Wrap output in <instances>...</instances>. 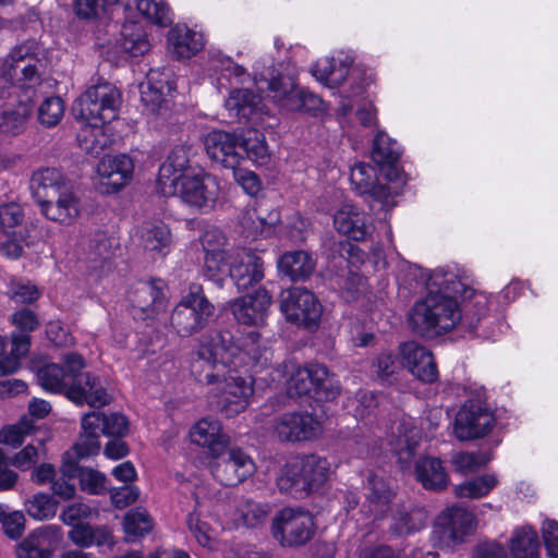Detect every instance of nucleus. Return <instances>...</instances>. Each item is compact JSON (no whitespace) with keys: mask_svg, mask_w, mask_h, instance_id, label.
Returning a JSON list of instances; mask_svg holds the SVG:
<instances>
[{"mask_svg":"<svg viewBox=\"0 0 558 558\" xmlns=\"http://www.w3.org/2000/svg\"><path fill=\"white\" fill-rule=\"evenodd\" d=\"M396 440H391L393 451L402 469H408L415 456L416 447L421 439L420 430L409 422H402L398 426Z\"/></svg>","mask_w":558,"mask_h":558,"instance_id":"79ce46f5","label":"nucleus"},{"mask_svg":"<svg viewBox=\"0 0 558 558\" xmlns=\"http://www.w3.org/2000/svg\"><path fill=\"white\" fill-rule=\"evenodd\" d=\"M287 105L288 108L286 111L290 112L303 111L315 114L323 109V100L317 95L301 88L298 89L296 94L293 96V99L290 100Z\"/></svg>","mask_w":558,"mask_h":558,"instance_id":"e2e57ef3","label":"nucleus"},{"mask_svg":"<svg viewBox=\"0 0 558 558\" xmlns=\"http://www.w3.org/2000/svg\"><path fill=\"white\" fill-rule=\"evenodd\" d=\"M61 541L60 529L47 525L29 533L16 547L17 558H51Z\"/></svg>","mask_w":558,"mask_h":558,"instance_id":"412c9836","label":"nucleus"},{"mask_svg":"<svg viewBox=\"0 0 558 558\" xmlns=\"http://www.w3.org/2000/svg\"><path fill=\"white\" fill-rule=\"evenodd\" d=\"M473 524L474 517L466 509L458 506L447 508L436 519L433 539L439 546H456L472 532Z\"/></svg>","mask_w":558,"mask_h":558,"instance_id":"dca6fc26","label":"nucleus"},{"mask_svg":"<svg viewBox=\"0 0 558 558\" xmlns=\"http://www.w3.org/2000/svg\"><path fill=\"white\" fill-rule=\"evenodd\" d=\"M367 489L369 490L366 499L367 512L375 520L383 518L389 509V504L393 498V490L389 484L375 474L367 477Z\"/></svg>","mask_w":558,"mask_h":558,"instance_id":"ea45409f","label":"nucleus"},{"mask_svg":"<svg viewBox=\"0 0 558 558\" xmlns=\"http://www.w3.org/2000/svg\"><path fill=\"white\" fill-rule=\"evenodd\" d=\"M64 114V102L60 97L45 99L38 108V120L47 126H56Z\"/></svg>","mask_w":558,"mask_h":558,"instance_id":"bf43d9fd","label":"nucleus"},{"mask_svg":"<svg viewBox=\"0 0 558 558\" xmlns=\"http://www.w3.org/2000/svg\"><path fill=\"white\" fill-rule=\"evenodd\" d=\"M427 287L430 290L429 293L415 303L409 318L417 333L434 338L449 332L461 322L468 324L471 329L476 327L473 319L468 323V316L462 315L457 300L447 294L466 292L453 272L444 269L435 270L428 279Z\"/></svg>","mask_w":558,"mask_h":558,"instance_id":"7ed1b4c3","label":"nucleus"},{"mask_svg":"<svg viewBox=\"0 0 558 558\" xmlns=\"http://www.w3.org/2000/svg\"><path fill=\"white\" fill-rule=\"evenodd\" d=\"M214 66L220 71L222 77L231 83H243L248 75L242 65L236 64L227 57L214 60Z\"/></svg>","mask_w":558,"mask_h":558,"instance_id":"774afa93","label":"nucleus"},{"mask_svg":"<svg viewBox=\"0 0 558 558\" xmlns=\"http://www.w3.org/2000/svg\"><path fill=\"white\" fill-rule=\"evenodd\" d=\"M290 397L314 395L317 399L332 400L340 393V384L322 364L296 367L287 381Z\"/></svg>","mask_w":558,"mask_h":558,"instance_id":"9b49d317","label":"nucleus"},{"mask_svg":"<svg viewBox=\"0 0 558 558\" xmlns=\"http://www.w3.org/2000/svg\"><path fill=\"white\" fill-rule=\"evenodd\" d=\"M401 355L409 372L423 383H433L438 377L437 365L430 351L416 342L401 345Z\"/></svg>","mask_w":558,"mask_h":558,"instance_id":"bb28decb","label":"nucleus"},{"mask_svg":"<svg viewBox=\"0 0 558 558\" xmlns=\"http://www.w3.org/2000/svg\"><path fill=\"white\" fill-rule=\"evenodd\" d=\"M229 116L239 121H248L264 112L263 99L247 88H234L225 101Z\"/></svg>","mask_w":558,"mask_h":558,"instance_id":"c85d7f7f","label":"nucleus"},{"mask_svg":"<svg viewBox=\"0 0 558 558\" xmlns=\"http://www.w3.org/2000/svg\"><path fill=\"white\" fill-rule=\"evenodd\" d=\"M415 478L425 489L439 492L449 484L448 473L439 458L425 456L415 462Z\"/></svg>","mask_w":558,"mask_h":558,"instance_id":"72a5a7b5","label":"nucleus"},{"mask_svg":"<svg viewBox=\"0 0 558 558\" xmlns=\"http://www.w3.org/2000/svg\"><path fill=\"white\" fill-rule=\"evenodd\" d=\"M104 413L89 412L82 417V433L74 445L78 458L97 454L100 450V435L104 429Z\"/></svg>","mask_w":558,"mask_h":558,"instance_id":"c756f323","label":"nucleus"},{"mask_svg":"<svg viewBox=\"0 0 558 558\" xmlns=\"http://www.w3.org/2000/svg\"><path fill=\"white\" fill-rule=\"evenodd\" d=\"M133 160L124 155L106 156L97 165L99 184L106 193L117 192L132 179Z\"/></svg>","mask_w":558,"mask_h":558,"instance_id":"6ab92c4d","label":"nucleus"},{"mask_svg":"<svg viewBox=\"0 0 558 558\" xmlns=\"http://www.w3.org/2000/svg\"><path fill=\"white\" fill-rule=\"evenodd\" d=\"M274 430L281 440L301 441L316 437L320 423L308 413H284L275 420Z\"/></svg>","mask_w":558,"mask_h":558,"instance_id":"a211bd4d","label":"nucleus"},{"mask_svg":"<svg viewBox=\"0 0 558 558\" xmlns=\"http://www.w3.org/2000/svg\"><path fill=\"white\" fill-rule=\"evenodd\" d=\"M190 150L191 148L185 145L175 146L167 160L161 165L159 169V185L162 193H167L168 186L173 184V180L181 174H186L187 171H197V169L189 167Z\"/></svg>","mask_w":558,"mask_h":558,"instance_id":"4c0bfd02","label":"nucleus"},{"mask_svg":"<svg viewBox=\"0 0 558 558\" xmlns=\"http://www.w3.org/2000/svg\"><path fill=\"white\" fill-rule=\"evenodd\" d=\"M120 50L131 57H140L150 49V44L138 23L124 24L118 41Z\"/></svg>","mask_w":558,"mask_h":558,"instance_id":"c03bdc74","label":"nucleus"},{"mask_svg":"<svg viewBox=\"0 0 558 558\" xmlns=\"http://www.w3.org/2000/svg\"><path fill=\"white\" fill-rule=\"evenodd\" d=\"M240 151L257 165H265L269 160V150L265 136L257 131H247L240 141Z\"/></svg>","mask_w":558,"mask_h":558,"instance_id":"09e8293b","label":"nucleus"},{"mask_svg":"<svg viewBox=\"0 0 558 558\" xmlns=\"http://www.w3.org/2000/svg\"><path fill=\"white\" fill-rule=\"evenodd\" d=\"M215 307L205 296L201 286L192 284L173 308L170 323L181 337H189L206 327Z\"/></svg>","mask_w":558,"mask_h":558,"instance_id":"9d476101","label":"nucleus"},{"mask_svg":"<svg viewBox=\"0 0 558 558\" xmlns=\"http://www.w3.org/2000/svg\"><path fill=\"white\" fill-rule=\"evenodd\" d=\"M426 512L423 509L399 510L393 515L391 529L397 535H408L423 529L426 524Z\"/></svg>","mask_w":558,"mask_h":558,"instance_id":"8fccbe9b","label":"nucleus"},{"mask_svg":"<svg viewBox=\"0 0 558 558\" xmlns=\"http://www.w3.org/2000/svg\"><path fill=\"white\" fill-rule=\"evenodd\" d=\"M265 83L272 101L282 110H287V104L293 99L299 89L294 69L286 66L284 70L271 74L269 78L265 80Z\"/></svg>","mask_w":558,"mask_h":558,"instance_id":"c9c22d12","label":"nucleus"},{"mask_svg":"<svg viewBox=\"0 0 558 558\" xmlns=\"http://www.w3.org/2000/svg\"><path fill=\"white\" fill-rule=\"evenodd\" d=\"M138 12L149 22L167 26L171 24V10L163 0H136Z\"/></svg>","mask_w":558,"mask_h":558,"instance_id":"5fc2aeb1","label":"nucleus"},{"mask_svg":"<svg viewBox=\"0 0 558 558\" xmlns=\"http://www.w3.org/2000/svg\"><path fill=\"white\" fill-rule=\"evenodd\" d=\"M138 241L147 252L165 256L170 252L172 235L169 228L161 221H146L138 231Z\"/></svg>","mask_w":558,"mask_h":558,"instance_id":"f704fd0d","label":"nucleus"},{"mask_svg":"<svg viewBox=\"0 0 558 558\" xmlns=\"http://www.w3.org/2000/svg\"><path fill=\"white\" fill-rule=\"evenodd\" d=\"M277 268L279 274L290 281H305L314 272L316 260L306 251H290L278 258Z\"/></svg>","mask_w":558,"mask_h":558,"instance_id":"7c9ffc66","label":"nucleus"},{"mask_svg":"<svg viewBox=\"0 0 558 558\" xmlns=\"http://www.w3.org/2000/svg\"><path fill=\"white\" fill-rule=\"evenodd\" d=\"M400 155L399 144L386 133L378 132L373 144L372 159L383 171L386 169L385 175L387 178L392 179L397 175V163Z\"/></svg>","mask_w":558,"mask_h":558,"instance_id":"e433bc0d","label":"nucleus"},{"mask_svg":"<svg viewBox=\"0 0 558 558\" xmlns=\"http://www.w3.org/2000/svg\"><path fill=\"white\" fill-rule=\"evenodd\" d=\"M280 311L288 322L314 329L320 322L323 306L312 291L294 287L282 291Z\"/></svg>","mask_w":558,"mask_h":558,"instance_id":"2eb2a0df","label":"nucleus"},{"mask_svg":"<svg viewBox=\"0 0 558 558\" xmlns=\"http://www.w3.org/2000/svg\"><path fill=\"white\" fill-rule=\"evenodd\" d=\"M157 73L151 71L147 76V82L141 85V97L143 104L153 112H157L167 101V96L172 90L169 81L157 80Z\"/></svg>","mask_w":558,"mask_h":558,"instance_id":"37998d69","label":"nucleus"},{"mask_svg":"<svg viewBox=\"0 0 558 558\" xmlns=\"http://www.w3.org/2000/svg\"><path fill=\"white\" fill-rule=\"evenodd\" d=\"M204 144L209 158L226 168L235 169L243 159L240 141L232 133L214 130L206 135Z\"/></svg>","mask_w":558,"mask_h":558,"instance_id":"aec40b11","label":"nucleus"},{"mask_svg":"<svg viewBox=\"0 0 558 558\" xmlns=\"http://www.w3.org/2000/svg\"><path fill=\"white\" fill-rule=\"evenodd\" d=\"M277 217H265L263 210L255 206L244 208L239 217L242 234L246 239L256 240L259 236H268L274 231Z\"/></svg>","mask_w":558,"mask_h":558,"instance_id":"58836bf2","label":"nucleus"},{"mask_svg":"<svg viewBox=\"0 0 558 558\" xmlns=\"http://www.w3.org/2000/svg\"><path fill=\"white\" fill-rule=\"evenodd\" d=\"M123 527L128 541L133 542L150 532L153 520L147 511L136 508L125 514Z\"/></svg>","mask_w":558,"mask_h":558,"instance_id":"603ef678","label":"nucleus"},{"mask_svg":"<svg viewBox=\"0 0 558 558\" xmlns=\"http://www.w3.org/2000/svg\"><path fill=\"white\" fill-rule=\"evenodd\" d=\"M34 428L33 420L23 417L17 424L4 427L0 433V440L13 447L20 446L24 437L32 434Z\"/></svg>","mask_w":558,"mask_h":558,"instance_id":"680f3d73","label":"nucleus"},{"mask_svg":"<svg viewBox=\"0 0 558 558\" xmlns=\"http://www.w3.org/2000/svg\"><path fill=\"white\" fill-rule=\"evenodd\" d=\"M31 338L26 333L12 335L11 356L0 359V376L15 373L20 368V359L27 354Z\"/></svg>","mask_w":558,"mask_h":558,"instance_id":"3c124183","label":"nucleus"},{"mask_svg":"<svg viewBox=\"0 0 558 558\" xmlns=\"http://www.w3.org/2000/svg\"><path fill=\"white\" fill-rule=\"evenodd\" d=\"M191 441L209 450L210 457L226 448L229 438L222 433L221 424L216 418H202L190 429Z\"/></svg>","mask_w":558,"mask_h":558,"instance_id":"2f4dec72","label":"nucleus"},{"mask_svg":"<svg viewBox=\"0 0 558 558\" xmlns=\"http://www.w3.org/2000/svg\"><path fill=\"white\" fill-rule=\"evenodd\" d=\"M167 43L170 53L177 59H190L204 47L202 34L181 25L170 29Z\"/></svg>","mask_w":558,"mask_h":558,"instance_id":"473e14b6","label":"nucleus"},{"mask_svg":"<svg viewBox=\"0 0 558 558\" xmlns=\"http://www.w3.org/2000/svg\"><path fill=\"white\" fill-rule=\"evenodd\" d=\"M129 301L149 317L156 308L163 306V293L155 281H140L130 291Z\"/></svg>","mask_w":558,"mask_h":558,"instance_id":"a19ab883","label":"nucleus"},{"mask_svg":"<svg viewBox=\"0 0 558 558\" xmlns=\"http://www.w3.org/2000/svg\"><path fill=\"white\" fill-rule=\"evenodd\" d=\"M239 512L246 526L254 527L266 519L269 507L266 504L245 500L239 506Z\"/></svg>","mask_w":558,"mask_h":558,"instance_id":"338daca9","label":"nucleus"},{"mask_svg":"<svg viewBox=\"0 0 558 558\" xmlns=\"http://www.w3.org/2000/svg\"><path fill=\"white\" fill-rule=\"evenodd\" d=\"M539 542L536 531L522 527L514 532L510 549L513 558H539Z\"/></svg>","mask_w":558,"mask_h":558,"instance_id":"a18cd8bd","label":"nucleus"},{"mask_svg":"<svg viewBox=\"0 0 558 558\" xmlns=\"http://www.w3.org/2000/svg\"><path fill=\"white\" fill-rule=\"evenodd\" d=\"M497 483L494 474H485L456 486L454 494L459 498H481L486 496Z\"/></svg>","mask_w":558,"mask_h":558,"instance_id":"864d4df0","label":"nucleus"},{"mask_svg":"<svg viewBox=\"0 0 558 558\" xmlns=\"http://www.w3.org/2000/svg\"><path fill=\"white\" fill-rule=\"evenodd\" d=\"M228 271L239 290H245L264 278L262 258L246 250L232 254Z\"/></svg>","mask_w":558,"mask_h":558,"instance_id":"5701e85b","label":"nucleus"},{"mask_svg":"<svg viewBox=\"0 0 558 558\" xmlns=\"http://www.w3.org/2000/svg\"><path fill=\"white\" fill-rule=\"evenodd\" d=\"M490 459V456L484 452H459L453 457L452 463L459 472L469 474L485 466Z\"/></svg>","mask_w":558,"mask_h":558,"instance_id":"052dcab7","label":"nucleus"},{"mask_svg":"<svg viewBox=\"0 0 558 558\" xmlns=\"http://www.w3.org/2000/svg\"><path fill=\"white\" fill-rule=\"evenodd\" d=\"M460 390L468 400L458 411L453 434L460 440H470L486 436L496 423L493 411L486 405V392L483 386L471 385L469 387L460 385H449L448 392L460 395Z\"/></svg>","mask_w":558,"mask_h":558,"instance_id":"0eeeda50","label":"nucleus"},{"mask_svg":"<svg viewBox=\"0 0 558 558\" xmlns=\"http://www.w3.org/2000/svg\"><path fill=\"white\" fill-rule=\"evenodd\" d=\"M117 244L118 243L114 238L108 236L106 233L98 232L89 241L88 258L94 263L105 262L113 254V250Z\"/></svg>","mask_w":558,"mask_h":558,"instance_id":"13d9d810","label":"nucleus"},{"mask_svg":"<svg viewBox=\"0 0 558 558\" xmlns=\"http://www.w3.org/2000/svg\"><path fill=\"white\" fill-rule=\"evenodd\" d=\"M81 489L90 495L102 494L106 489V476L93 469H80L76 473Z\"/></svg>","mask_w":558,"mask_h":558,"instance_id":"0e129e2a","label":"nucleus"},{"mask_svg":"<svg viewBox=\"0 0 558 558\" xmlns=\"http://www.w3.org/2000/svg\"><path fill=\"white\" fill-rule=\"evenodd\" d=\"M213 477L225 486H236L255 472L253 459L240 448L226 447L210 457L208 463Z\"/></svg>","mask_w":558,"mask_h":558,"instance_id":"4468645a","label":"nucleus"},{"mask_svg":"<svg viewBox=\"0 0 558 558\" xmlns=\"http://www.w3.org/2000/svg\"><path fill=\"white\" fill-rule=\"evenodd\" d=\"M205 384L215 386L219 393L220 410L227 416H234L243 412L247 408L254 391L252 376L242 373L241 369L230 364L216 383Z\"/></svg>","mask_w":558,"mask_h":558,"instance_id":"ddd939ff","label":"nucleus"},{"mask_svg":"<svg viewBox=\"0 0 558 558\" xmlns=\"http://www.w3.org/2000/svg\"><path fill=\"white\" fill-rule=\"evenodd\" d=\"M122 105V94L109 82L88 87L73 106L74 116L83 122L106 124L116 120Z\"/></svg>","mask_w":558,"mask_h":558,"instance_id":"6e6552de","label":"nucleus"},{"mask_svg":"<svg viewBox=\"0 0 558 558\" xmlns=\"http://www.w3.org/2000/svg\"><path fill=\"white\" fill-rule=\"evenodd\" d=\"M272 535L283 547H299L310 542L316 530L314 515L303 508L287 507L272 519Z\"/></svg>","mask_w":558,"mask_h":558,"instance_id":"f8f14e48","label":"nucleus"},{"mask_svg":"<svg viewBox=\"0 0 558 558\" xmlns=\"http://www.w3.org/2000/svg\"><path fill=\"white\" fill-rule=\"evenodd\" d=\"M330 474L331 465L325 457H295L280 469L277 486L281 493L303 498L319 489L329 480Z\"/></svg>","mask_w":558,"mask_h":558,"instance_id":"423d86ee","label":"nucleus"},{"mask_svg":"<svg viewBox=\"0 0 558 558\" xmlns=\"http://www.w3.org/2000/svg\"><path fill=\"white\" fill-rule=\"evenodd\" d=\"M77 471V462L68 461L64 459L59 470V474H56L54 478L51 482V489L53 494L59 496L63 500L72 499L75 496L76 492L73 478L76 477Z\"/></svg>","mask_w":558,"mask_h":558,"instance_id":"49530a36","label":"nucleus"},{"mask_svg":"<svg viewBox=\"0 0 558 558\" xmlns=\"http://www.w3.org/2000/svg\"><path fill=\"white\" fill-rule=\"evenodd\" d=\"M350 181L359 194L369 195L384 208L393 205L390 190L386 185L377 183L376 171L371 165L356 163L351 169Z\"/></svg>","mask_w":558,"mask_h":558,"instance_id":"a878e982","label":"nucleus"},{"mask_svg":"<svg viewBox=\"0 0 558 558\" xmlns=\"http://www.w3.org/2000/svg\"><path fill=\"white\" fill-rule=\"evenodd\" d=\"M102 125L104 124L86 122L81 129L77 140L82 149L86 153L98 156L109 145L110 141L106 136Z\"/></svg>","mask_w":558,"mask_h":558,"instance_id":"de8ad7c7","label":"nucleus"},{"mask_svg":"<svg viewBox=\"0 0 558 558\" xmlns=\"http://www.w3.org/2000/svg\"><path fill=\"white\" fill-rule=\"evenodd\" d=\"M333 225L340 233L354 241L366 240L373 231L371 218L352 204H344L336 211Z\"/></svg>","mask_w":558,"mask_h":558,"instance_id":"393cba45","label":"nucleus"},{"mask_svg":"<svg viewBox=\"0 0 558 558\" xmlns=\"http://www.w3.org/2000/svg\"><path fill=\"white\" fill-rule=\"evenodd\" d=\"M166 194L178 196L185 205L208 213L211 210L220 194V185L216 177L202 169L187 171L173 180Z\"/></svg>","mask_w":558,"mask_h":558,"instance_id":"1a4fd4ad","label":"nucleus"},{"mask_svg":"<svg viewBox=\"0 0 558 558\" xmlns=\"http://www.w3.org/2000/svg\"><path fill=\"white\" fill-rule=\"evenodd\" d=\"M32 190L41 214L49 220L71 226L81 216L82 201L59 170L47 168L34 173Z\"/></svg>","mask_w":558,"mask_h":558,"instance_id":"39448f33","label":"nucleus"},{"mask_svg":"<svg viewBox=\"0 0 558 558\" xmlns=\"http://www.w3.org/2000/svg\"><path fill=\"white\" fill-rule=\"evenodd\" d=\"M69 399L76 404L87 403L93 408L107 405L111 401L101 379L90 373H83V369L69 390Z\"/></svg>","mask_w":558,"mask_h":558,"instance_id":"b1692460","label":"nucleus"},{"mask_svg":"<svg viewBox=\"0 0 558 558\" xmlns=\"http://www.w3.org/2000/svg\"><path fill=\"white\" fill-rule=\"evenodd\" d=\"M227 342L223 336L217 335L209 342H202L192 354L191 373L199 383H216L228 364L244 368L242 373L246 374L248 369L258 373L271 362V350L256 332H248L240 344Z\"/></svg>","mask_w":558,"mask_h":558,"instance_id":"f03ea898","label":"nucleus"},{"mask_svg":"<svg viewBox=\"0 0 558 558\" xmlns=\"http://www.w3.org/2000/svg\"><path fill=\"white\" fill-rule=\"evenodd\" d=\"M271 296L265 289L244 295L230 304L238 323L248 326H263L266 322Z\"/></svg>","mask_w":558,"mask_h":558,"instance_id":"4be33fe9","label":"nucleus"},{"mask_svg":"<svg viewBox=\"0 0 558 558\" xmlns=\"http://www.w3.org/2000/svg\"><path fill=\"white\" fill-rule=\"evenodd\" d=\"M58 504L46 494H36L26 504L27 513L39 521L54 517Z\"/></svg>","mask_w":558,"mask_h":558,"instance_id":"4d7b16f0","label":"nucleus"},{"mask_svg":"<svg viewBox=\"0 0 558 558\" xmlns=\"http://www.w3.org/2000/svg\"><path fill=\"white\" fill-rule=\"evenodd\" d=\"M227 342L223 336L217 335L209 342H202L192 354L191 373L199 383H216L228 364L244 368L242 373L246 374L248 369L258 373L271 362V350L256 332H248L240 344Z\"/></svg>","mask_w":558,"mask_h":558,"instance_id":"f257e3e1","label":"nucleus"},{"mask_svg":"<svg viewBox=\"0 0 558 558\" xmlns=\"http://www.w3.org/2000/svg\"><path fill=\"white\" fill-rule=\"evenodd\" d=\"M353 58L343 52L319 59L312 66V74L329 88L340 86L347 78Z\"/></svg>","mask_w":558,"mask_h":558,"instance_id":"cd10ccee","label":"nucleus"},{"mask_svg":"<svg viewBox=\"0 0 558 558\" xmlns=\"http://www.w3.org/2000/svg\"><path fill=\"white\" fill-rule=\"evenodd\" d=\"M84 366L85 363L82 355L69 353L64 355L62 364L49 363L39 367L37 380L45 390L64 393L69 398V390Z\"/></svg>","mask_w":558,"mask_h":558,"instance_id":"f3484780","label":"nucleus"},{"mask_svg":"<svg viewBox=\"0 0 558 558\" xmlns=\"http://www.w3.org/2000/svg\"><path fill=\"white\" fill-rule=\"evenodd\" d=\"M231 256L232 254L230 255L227 251L205 254L204 275L210 280H217L219 275L229 269L227 259L231 260Z\"/></svg>","mask_w":558,"mask_h":558,"instance_id":"69168bd1","label":"nucleus"},{"mask_svg":"<svg viewBox=\"0 0 558 558\" xmlns=\"http://www.w3.org/2000/svg\"><path fill=\"white\" fill-rule=\"evenodd\" d=\"M121 0H74L73 10L81 20L96 21L106 15L109 8Z\"/></svg>","mask_w":558,"mask_h":558,"instance_id":"6e6d98bb","label":"nucleus"},{"mask_svg":"<svg viewBox=\"0 0 558 558\" xmlns=\"http://www.w3.org/2000/svg\"><path fill=\"white\" fill-rule=\"evenodd\" d=\"M38 59L33 44H23L13 48L0 66V99L11 96V89L26 90L25 98L4 102L0 107V131L15 134L23 128L33 110L32 95L28 90L39 84Z\"/></svg>","mask_w":558,"mask_h":558,"instance_id":"20e7f679","label":"nucleus"}]
</instances>
